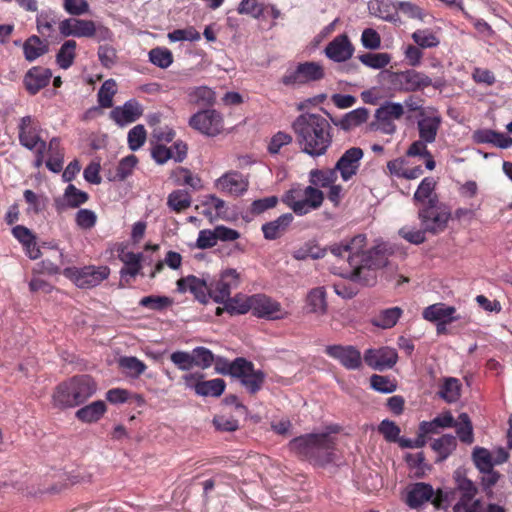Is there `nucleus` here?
<instances>
[{
	"instance_id": "e433bc0d",
	"label": "nucleus",
	"mask_w": 512,
	"mask_h": 512,
	"mask_svg": "<svg viewBox=\"0 0 512 512\" xmlns=\"http://www.w3.org/2000/svg\"><path fill=\"white\" fill-rule=\"evenodd\" d=\"M456 437L451 434H444L431 443V448L438 454L437 461H443L456 449Z\"/></svg>"
},
{
	"instance_id": "680f3d73",
	"label": "nucleus",
	"mask_w": 512,
	"mask_h": 512,
	"mask_svg": "<svg viewBox=\"0 0 512 512\" xmlns=\"http://www.w3.org/2000/svg\"><path fill=\"white\" fill-rule=\"evenodd\" d=\"M119 365L132 377H139L147 368L144 362L133 356L120 358Z\"/></svg>"
},
{
	"instance_id": "0eeeda50",
	"label": "nucleus",
	"mask_w": 512,
	"mask_h": 512,
	"mask_svg": "<svg viewBox=\"0 0 512 512\" xmlns=\"http://www.w3.org/2000/svg\"><path fill=\"white\" fill-rule=\"evenodd\" d=\"M386 73L391 88L397 91L416 92L431 84L429 76L414 69L399 72L386 71Z\"/></svg>"
},
{
	"instance_id": "39448f33",
	"label": "nucleus",
	"mask_w": 512,
	"mask_h": 512,
	"mask_svg": "<svg viewBox=\"0 0 512 512\" xmlns=\"http://www.w3.org/2000/svg\"><path fill=\"white\" fill-rule=\"evenodd\" d=\"M325 77L323 66L318 62L307 61L289 68L281 78V83L287 87L302 86L316 82Z\"/></svg>"
},
{
	"instance_id": "49530a36",
	"label": "nucleus",
	"mask_w": 512,
	"mask_h": 512,
	"mask_svg": "<svg viewBox=\"0 0 512 512\" xmlns=\"http://www.w3.org/2000/svg\"><path fill=\"white\" fill-rule=\"evenodd\" d=\"M354 269L350 272L348 278L363 286H372L376 282V276L368 270L367 267H363L362 263L357 259L355 265L352 266Z\"/></svg>"
},
{
	"instance_id": "ea45409f",
	"label": "nucleus",
	"mask_w": 512,
	"mask_h": 512,
	"mask_svg": "<svg viewBox=\"0 0 512 512\" xmlns=\"http://www.w3.org/2000/svg\"><path fill=\"white\" fill-rule=\"evenodd\" d=\"M174 181L179 186H189L194 190H199L202 188L201 178L197 175H194L188 168L185 167H177L172 171L171 174Z\"/></svg>"
},
{
	"instance_id": "bb28decb",
	"label": "nucleus",
	"mask_w": 512,
	"mask_h": 512,
	"mask_svg": "<svg viewBox=\"0 0 512 512\" xmlns=\"http://www.w3.org/2000/svg\"><path fill=\"white\" fill-rule=\"evenodd\" d=\"M442 123V118L439 114L433 116H423L417 122L419 138L433 143L436 140L438 130Z\"/></svg>"
},
{
	"instance_id": "f257e3e1",
	"label": "nucleus",
	"mask_w": 512,
	"mask_h": 512,
	"mask_svg": "<svg viewBox=\"0 0 512 512\" xmlns=\"http://www.w3.org/2000/svg\"><path fill=\"white\" fill-rule=\"evenodd\" d=\"M292 128L301 151L313 158L325 155L332 145L330 122L320 114H300Z\"/></svg>"
},
{
	"instance_id": "ddd939ff",
	"label": "nucleus",
	"mask_w": 512,
	"mask_h": 512,
	"mask_svg": "<svg viewBox=\"0 0 512 512\" xmlns=\"http://www.w3.org/2000/svg\"><path fill=\"white\" fill-rule=\"evenodd\" d=\"M325 353L340 362L347 370H358L362 367L360 351L353 345H328Z\"/></svg>"
},
{
	"instance_id": "423d86ee",
	"label": "nucleus",
	"mask_w": 512,
	"mask_h": 512,
	"mask_svg": "<svg viewBox=\"0 0 512 512\" xmlns=\"http://www.w3.org/2000/svg\"><path fill=\"white\" fill-rule=\"evenodd\" d=\"M109 274L110 269L107 266L67 267L63 270V275L81 289H90L99 285L108 278Z\"/></svg>"
},
{
	"instance_id": "774afa93",
	"label": "nucleus",
	"mask_w": 512,
	"mask_h": 512,
	"mask_svg": "<svg viewBox=\"0 0 512 512\" xmlns=\"http://www.w3.org/2000/svg\"><path fill=\"white\" fill-rule=\"evenodd\" d=\"M145 141L146 130L143 125H136L128 132V146L130 150H138L141 146H143Z\"/></svg>"
},
{
	"instance_id": "3c124183",
	"label": "nucleus",
	"mask_w": 512,
	"mask_h": 512,
	"mask_svg": "<svg viewBox=\"0 0 512 512\" xmlns=\"http://www.w3.org/2000/svg\"><path fill=\"white\" fill-rule=\"evenodd\" d=\"M149 61L162 69L168 68L173 63L172 52L165 47H155L149 51Z\"/></svg>"
},
{
	"instance_id": "6e6d98bb",
	"label": "nucleus",
	"mask_w": 512,
	"mask_h": 512,
	"mask_svg": "<svg viewBox=\"0 0 512 512\" xmlns=\"http://www.w3.org/2000/svg\"><path fill=\"white\" fill-rule=\"evenodd\" d=\"M456 495L457 492L455 488H438L436 491H434V498L432 503L437 508L448 509L452 502L456 499Z\"/></svg>"
},
{
	"instance_id": "4c0bfd02",
	"label": "nucleus",
	"mask_w": 512,
	"mask_h": 512,
	"mask_svg": "<svg viewBox=\"0 0 512 512\" xmlns=\"http://www.w3.org/2000/svg\"><path fill=\"white\" fill-rule=\"evenodd\" d=\"M338 175L334 168L313 169L309 173V180L315 187L326 188L337 181Z\"/></svg>"
},
{
	"instance_id": "c9c22d12",
	"label": "nucleus",
	"mask_w": 512,
	"mask_h": 512,
	"mask_svg": "<svg viewBox=\"0 0 512 512\" xmlns=\"http://www.w3.org/2000/svg\"><path fill=\"white\" fill-rule=\"evenodd\" d=\"M402 314L403 310L400 307L387 308L379 312L372 320V324L382 329H389L397 324Z\"/></svg>"
},
{
	"instance_id": "13d9d810",
	"label": "nucleus",
	"mask_w": 512,
	"mask_h": 512,
	"mask_svg": "<svg viewBox=\"0 0 512 512\" xmlns=\"http://www.w3.org/2000/svg\"><path fill=\"white\" fill-rule=\"evenodd\" d=\"M412 39L419 48H434L440 44L439 39L429 29H418L412 34Z\"/></svg>"
},
{
	"instance_id": "4d7b16f0",
	"label": "nucleus",
	"mask_w": 512,
	"mask_h": 512,
	"mask_svg": "<svg viewBox=\"0 0 512 512\" xmlns=\"http://www.w3.org/2000/svg\"><path fill=\"white\" fill-rule=\"evenodd\" d=\"M327 248H320L313 244H305L293 251L292 256L296 260L320 259L326 255Z\"/></svg>"
},
{
	"instance_id": "a18cd8bd",
	"label": "nucleus",
	"mask_w": 512,
	"mask_h": 512,
	"mask_svg": "<svg viewBox=\"0 0 512 512\" xmlns=\"http://www.w3.org/2000/svg\"><path fill=\"white\" fill-rule=\"evenodd\" d=\"M167 205L171 210L177 213L182 212L190 207L191 195L186 190H175L169 194Z\"/></svg>"
},
{
	"instance_id": "de8ad7c7",
	"label": "nucleus",
	"mask_w": 512,
	"mask_h": 512,
	"mask_svg": "<svg viewBox=\"0 0 512 512\" xmlns=\"http://www.w3.org/2000/svg\"><path fill=\"white\" fill-rule=\"evenodd\" d=\"M190 287L189 291L194 295L201 303H207L210 298V282L208 283L205 279H200L195 275H189Z\"/></svg>"
},
{
	"instance_id": "603ef678",
	"label": "nucleus",
	"mask_w": 512,
	"mask_h": 512,
	"mask_svg": "<svg viewBox=\"0 0 512 512\" xmlns=\"http://www.w3.org/2000/svg\"><path fill=\"white\" fill-rule=\"evenodd\" d=\"M138 163V158L131 154L120 160L113 177H109L110 181H123L133 172L134 167Z\"/></svg>"
},
{
	"instance_id": "5fc2aeb1",
	"label": "nucleus",
	"mask_w": 512,
	"mask_h": 512,
	"mask_svg": "<svg viewBox=\"0 0 512 512\" xmlns=\"http://www.w3.org/2000/svg\"><path fill=\"white\" fill-rule=\"evenodd\" d=\"M116 94V82L113 79L106 80L98 90V104L102 108H110L113 105V96Z\"/></svg>"
},
{
	"instance_id": "6e6552de",
	"label": "nucleus",
	"mask_w": 512,
	"mask_h": 512,
	"mask_svg": "<svg viewBox=\"0 0 512 512\" xmlns=\"http://www.w3.org/2000/svg\"><path fill=\"white\" fill-rule=\"evenodd\" d=\"M188 124L192 129L209 137L219 135L224 129L223 117L215 109H204L194 113Z\"/></svg>"
},
{
	"instance_id": "a211bd4d",
	"label": "nucleus",
	"mask_w": 512,
	"mask_h": 512,
	"mask_svg": "<svg viewBox=\"0 0 512 512\" xmlns=\"http://www.w3.org/2000/svg\"><path fill=\"white\" fill-rule=\"evenodd\" d=\"M366 245V236L358 234L348 241H342L339 244L331 245L328 249L337 258H344L347 255V261L350 266L355 265L359 257V252Z\"/></svg>"
},
{
	"instance_id": "79ce46f5",
	"label": "nucleus",
	"mask_w": 512,
	"mask_h": 512,
	"mask_svg": "<svg viewBox=\"0 0 512 512\" xmlns=\"http://www.w3.org/2000/svg\"><path fill=\"white\" fill-rule=\"evenodd\" d=\"M461 383L457 378H445L443 385L438 391L440 398L448 403H453L459 400L461 394Z\"/></svg>"
},
{
	"instance_id": "7c9ffc66",
	"label": "nucleus",
	"mask_w": 512,
	"mask_h": 512,
	"mask_svg": "<svg viewBox=\"0 0 512 512\" xmlns=\"http://www.w3.org/2000/svg\"><path fill=\"white\" fill-rule=\"evenodd\" d=\"M218 186L231 194L241 195L248 187V184L243 181L241 174L238 172H230L224 174L217 180Z\"/></svg>"
},
{
	"instance_id": "4468645a",
	"label": "nucleus",
	"mask_w": 512,
	"mask_h": 512,
	"mask_svg": "<svg viewBox=\"0 0 512 512\" xmlns=\"http://www.w3.org/2000/svg\"><path fill=\"white\" fill-rule=\"evenodd\" d=\"M364 362L372 369L384 371L391 369L398 361L396 349L384 346L378 349H367L364 353Z\"/></svg>"
},
{
	"instance_id": "37998d69",
	"label": "nucleus",
	"mask_w": 512,
	"mask_h": 512,
	"mask_svg": "<svg viewBox=\"0 0 512 512\" xmlns=\"http://www.w3.org/2000/svg\"><path fill=\"white\" fill-rule=\"evenodd\" d=\"M76 41L67 40L60 47L56 54V63L62 69H68L72 66L76 57Z\"/></svg>"
},
{
	"instance_id": "72a5a7b5",
	"label": "nucleus",
	"mask_w": 512,
	"mask_h": 512,
	"mask_svg": "<svg viewBox=\"0 0 512 512\" xmlns=\"http://www.w3.org/2000/svg\"><path fill=\"white\" fill-rule=\"evenodd\" d=\"M215 371L221 375H230L231 377L242 375L241 368L245 362L244 357H237L233 361H229L225 357L217 356L214 359Z\"/></svg>"
},
{
	"instance_id": "cd10ccee",
	"label": "nucleus",
	"mask_w": 512,
	"mask_h": 512,
	"mask_svg": "<svg viewBox=\"0 0 512 512\" xmlns=\"http://www.w3.org/2000/svg\"><path fill=\"white\" fill-rule=\"evenodd\" d=\"M48 52L49 43L37 35H31L23 43L24 57L28 62H33Z\"/></svg>"
},
{
	"instance_id": "aec40b11",
	"label": "nucleus",
	"mask_w": 512,
	"mask_h": 512,
	"mask_svg": "<svg viewBox=\"0 0 512 512\" xmlns=\"http://www.w3.org/2000/svg\"><path fill=\"white\" fill-rule=\"evenodd\" d=\"M323 112L329 117L330 122L339 127L341 130L348 132L365 123L369 118V110L365 107H360L346 113L343 117L338 118L332 116L328 111L322 109Z\"/></svg>"
},
{
	"instance_id": "bf43d9fd",
	"label": "nucleus",
	"mask_w": 512,
	"mask_h": 512,
	"mask_svg": "<svg viewBox=\"0 0 512 512\" xmlns=\"http://www.w3.org/2000/svg\"><path fill=\"white\" fill-rule=\"evenodd\" d=\"M193 366L201 369L209 368L214 362L215 356L211 350L206 347L198 346L192 350Z\"/></svg>"
},
{
	"instance_id": "5701e85b",
	"label": "nucleus",
	"mask_w": 512,
	"mask_h": 512,
	"mask_svg": "<svg viewBox=\"0 0 512 512\" xmlns=\"http://www.w3.org/2000/svg\"><path fill=\"white\" fill-rule=\"evenodd\" d=\"M245 364L242 365V375L234 378L240 379L241 384L250 394L257 393L263 386L266 375L262 370H255L254 364L245 358Z\"/></svg>"
},
{
	"instance_id": "a878e982",
	"label": "nucleus",
	"mask_w": 512,
	"mask_h": 512,
	"mask_svg": "<svg viewBox=\"0 0 512 512\" xmlns=\"http://www.w3.org/2000/svg\"><path fill=\"white\" fill-rule=\"evenodd\" d=\"M434 497L432 485L424 482L415 483L407 494L406 503L410 508L417 509Z\"/></svg>"
},
{
	"instance_id": "f03ea898",
	"label": "nucleus",
	"mask_w": 512,
	"mask_h": 512,
	"mask_svg": "<svg viewBox=\"0 0 512 512\" xmlns=\"http://www.w3.org/2000/svg\"><path fill=\"white\" fill-rule=\"evenodd\" d=\"M289 449L314 466L326 467L337 460L336 443L328 433H310L293 438Z\"/></svg>"
},
{
	"instance_id": "1a4fd4ad",
	"label": "nucleus",
	"mask_w": 512,
	"mask_h": 512,
	"mask_svg": "<svg viewBox=\"0 0 512 512\" xmlns=\"http://www.w3.org/2000/svg\"><path fill=\"white\" fill-rule=\"evenodd\" d=\"M204 374L200 372L185 374L183 376L186 387L194 389L195 393L203 397H219L225 391L226 383L221 378L203 380Z\"/></svg>"
},
{
	"instance_id": "c85d7f7f",
	"label": "nucleus",
	"mask_w": 512,
	"mask_h": 512,
	"mask_svg": "<svg viewBox=\"0 0 512 512\" xmlns=\"http://www.w3.org/2000/svg\"><path fill=\"white\" fill-rule=\"evenodd\" d=\"M456 309L453 306H447L444 303H436L426 307L423 311V318L431 322L455 321L454 317Z\"/></svg>"
},
{
	"instance_id": "20e7f679",
	"label": "nucleus",
	"mask_w": 512,
	"mask_h": 512,
	"mask_svg": "<svg viewBox=\"0 0 512 512\" xmlns=\"http://www.w3.org/2000/svg\"><path fill=\"white\" fill-rule=\"evenodd\" d=\"M418 219L426 232L437 235L447 228L451 212L439 199H432L419 208Z\"/></svg>"
},
{
	"instance_id": "69168bd1",
	"label": "nucleus",
	"mask_w": 512,
	"mask_h": 512,
	"mask_svg": "<svg viewBox=\"0 0 512 512\" xmlns=\"http://www.w3.org/2000/svg\"><path fill=\"white\" fill-rule=\"evenodd\" d=\"M371 387L381 393H393L397 389V384L387 376L373 374L370 377Z\"/></svg>"
},
{
	"instance_id": "393cba45",
	"label": "nucleus",
	"mask_w": 512,
	"mask_h": 512,
	"mask_svg": "<svg viewBox=\"0 0 512 512\" xmlns=\"http://www.w3.org/2000/svg\"><path fill=\"white\" fill-rule=\"evenodd\" d=\"M294 217L292 213H285L277 219L266 222L262 225L264 238L267 240H276L280 238L291 225Z\"/></svg>"
},
{
	"instance_id": "0e129e2a",
	"label": "nucleus",
	"mask_w": 512,
	"mask_h": 512,
	"mask_svg": "<svg viewBox=\"0 0 512 512\" xmlns=\"http://www.w3.org/2000/svg\"><path fill=\"white\" fill-rule=\"evenodd\" d=\"M64 197L67 205L71 208H77L84 204L89 196L86 192L77 189L73 184H69L65 189Z\"/></svg>"
},
{
	"instance_id": "f3484780",
	"label": "nucleus",
	"mask_w": 512,
	"mask_h": 512,
	"mask_svg": "<svg viewBox=\"0 0 512 512\" xmlns=\"http://www.w3.org/2000/svg\"><path fill=\"white\" fill-rule=\"evenodd\" d=\"M391 249L385 243H380L367 251L359 252L358 260L368 270H378L389 264L388 257L392 255Z\"/></svg>"
},
{
	"instance_id": "7ed1b4c3",
	"label": "nucleus",
	"mask_w": 512,
	"mask_h": 512,
	"mask_svg": "<svg viewBox=\"0 0 512 512\" xmlns=\"http://www.w3.org/2000/svg\"><path fill=\"white\" fill-rule=\"evenodd\" d=\"M96 390L97 385L91 376H74L56 387L53 394L54 404L60 408L79 406L93 396Z\"/></svg>"
},
{
	"instance_id": "4be33fe9",
	"label": "nucleus",
	"mask_w": 512,
	"mask_h": 512,
	"mask_svg": "<svg viewBox=\"0 0 512 512\" xmlns=\"http://www.w3.org/2000/svg\"><path fill=\"white\" fill-rule=\"evenodd\" d=\"M354 47L347 35L335 37L325 48L326 56L335 62H344L353 55Z\"/></svg>"
},
{
	"instance_id": "9d476101",
	"label": "nucleus",
	"mask_w": 512,
	"mask_h": 512,
	"mask_svg": "<svg viewBox=\"0 0 512 512\" xmlns=\"http://www.w3.org/2000/svg\"><path fill=\"white\" fill-rule=\"evenodd\" d=\"M244 311H252L258 318L277 320L283 318L279 313L282 311L281 304L265 294L250 296V305L243 307Z\"/></svg>"
},
{
	"instance_id": "864d4df0",
	"label": "nucleus",
	"mask_w": 512,
	"mask_h": 512,
	"mask_svg": "<svg viewBox=\"0 0 512 512\" xmlns=\"http://www.w3.org/2000/svg\"><path fill=\"white\" fill-rule=\"evenodd\" d=\"M472 461L479 472L488 471L494 467V461L491 453L483 447L476 446L473 449Z\"/></svg>"
},
{
	"instance_id": "f8f14e48",
	"label": "nucleus",
	"mask_w": 512,
	"mask_h": 512,
	"mask_svg": "<svg viewBox=\"0 0 512 512\" xmlns=\"http://www.w3.org/2000/svg\"><path fill=\"white\" fill-rule=\"evenodd\" d=\"M239 284V274L235 269H226L220 274L218 280L210 282V298L216 303H222L231 294V289Z\"/></svg>"
},
{
	"instance_id": "58836bf2",
	"label": "nucleus",
	"mask_w": 512,
	"mask_h": 512,
	"mask_svg": "<svg viewBox=\"0 0 512 512\" xmlns=\"http://www.w3.org/2000/svg\"><path fill=\"white\" fill-rule=\"evenodd\" d=\"M310 313L325 314L327 311L326 292L323 287L313 288L306 297Z\"/></svg>"
},
{
	"instance_id": "9b49d317",
	"label": "nucleus",
	"mask_w": 512,
	"mask_h": 512,
	"mask_svg": "<svg viewBox=\"0 0 512 512\" xmlns=\"http://www.w3.org/2000/svg\"><path fill=\"white\" fill-rule=\"evenodd\" d=\"M41 127L39 122L30 115L20 119L18 124L19 143L26 149L33 151L41 143H46L41 138Z\"/></svg>"
},
{
	"instance_id": "338daca9",
	"label": "nucleus",
	"mask_w": 512,
	"mask_h": 512,
	"mask_svg": "<svg viewBox=\"0 0 512 512\" xmlns=\"http://www.w3.org/2000/svg\"><path fill=\"white\" fill-rule=\"evenodd\" d=\"M403 114L404 108L401 103L386 102L376 110L375 117H380V115H382L389 119H400Z\"/></svg>"
},
{
	"instance_id": "412c9836",
	"label": "nucleus",
	"mask_w": 512,
	"mask_h": 512,
	"mask_svg": "<svg viewBox=\"0 0 512 512\" xmlns=\"http://www.w3.org/2000/svg\"><path fill=\"white\" fill-rule=\"evenodd\" d=\"M143 113L136 100H129L123 106H117L110 112V118L120 127L138 120Z\"/></svg>"
},
{
	"instance_id": "2f4dec72",
	"label": "nucleus",
	"mask_w": 512,
	"mask_h": 512,
	"mask_svg": "<svg viewBox=\"0 0 512 512\" xmlns=\"http://www.w3.org/2000/svg\"><path fill=\"white\" fill-rule=\"evenodd\" d=\"M437 182L433 177H425L419 184L417 190L413 195V202L415 205L424 206L427 201L432 199H439L435 193Z\"/></svg>"
},
{
	"instance_id": "dca6fc26",
	"label": "nucleus",
	"mask_w": 512,
	"mask_h": 512,
	"mask_svg": "<svg viewBox=\"0 0 512 512\" xmlns=\"http://www.w3.org/2000/svg\"><path fill=\"white\" fill-rule=\"evenodd\" d=\"M363 155L364 152L360 147H351L338 159L334 169L340 173L343 181H349L357 174Z\"/></svg>"
},
{
	"instance_id": "8fccbe9b",
	"label": "nucleus",
	"mask_w": 512,
	"mask_h": 512,
	"mask_svg": "<svg viewBox=\"0 0 512 512\" xmlns=\"http://www.w3.org/2000/svg\"><path fill=\"white\" fill-rule=\"evenodd\" d=\"M221 304H224V309L230 315L246 314L248 311H244L243 307L250 305V296H245L239 293L236 294L234 297L229 296Z\"/></svg>"
},
{
	"instance_id": "052dcab7",
	"label": "nucleus",
	"mask_w": 512,
	"mask_h": 512,
	"mask_svg": "<svg viewBox=\"0 0 512 512\" xmlns=\"http://www.w3.org/2000/svg\"><path fill=\"white\" fill-rule=\"evenodd\" d=\"M173 303L172 299L167 296L149 295L143 297L139 305L154 311H162Z\"/></svg>"
},
{
	"instance_id": "e2e57ef3",
	"label": "nucleus",
	"mask_w": 512,
	"mask_h": 512,
	"mask_svg": "<svg viewBox=\"0 0 512 512\" xmlns=\"http://www.w3.org/2000/svg\"><path fill=\"white\" fill-rule=\"evenodd\" d=\"M378 432L383 435L384 439L387 442H391V443L397 442L399 444V441L401 438V437H399V434H400L401 430L395 422H393L389 419L382 420L378 426Z\"/></svg>"
},
{
	"instance_id": "2eb2a0df",
	"label": "nucleus",
	"mask_w": 512,
	"mask_h": 512,
	"mask_svg": "<svg viewBox=\"0 0 512 512\" xmlns=\"http://www.w3.org/2000/svg\"><path fill=\"white\" fill-rule=\"evenodd\" d=\"M453 480L456 492L461 494L459 501L453 506V512H463L465 511L464 502H471L477 495L478 488L472 480L467 478L466 470L461 467L453 472Z\"/></svg>"
},
{
	"instance_id": "f704fd0d",
	"label": "nucleus",
	"mask_w": 512,
	"mask_h": 512,
	"mask_svg": "<svg viewBox=\"0 0 512 512\" xmlns=\"http://www.w3.org/2000/svg\"><path fill=\"white\" fill-rule=\"evenodd\" d=\"M119 258L124 263V267H122L120 270L121 279H124L127 275L135 277L137 274H139L140 270L142 269L141 253H134L130 251L124 252L122 249Z\"/></svg>"
},
{
	"instance_id": "c03bdc74",
	"label": "nucleus",
	"mask_w": 512,
	"mask_h": 512,
	"mask_svg": "<svg viewBox=\"0 0 512 512\" xmlns=\"http://www.w3.org/2000/svg\"><path fill=\"white\" fill-rule=\"evenodd\" d=\"M454 427H456V433L461 442L466 444L473 443V426L467 413L463 412L458 416V421H455Z\"/></svg>"
},
{
	"instance_id": "09e8293b",
	"label": "nucleus",
	"mask_w": 512,
	"mask_h": 512,
	"mask_svg": "<svg viewBox=\"0 0 512 512\" xmlns=\"http://www.w3.org/2000/svg\"><path fill=\"white\" fill-rule=\"evenodd\" d=\"M359 61L372 69L385 68L391 61L390 54L386 52L382 53H364L358 56Z\"/></svg>"
},
{
	"instance_id": "c756f323",
	"label": "nucleus",
	"mask_w": 512,
	"mask_h": 512,
	"mask_svg": "<svg viewBox=\"0 0 512 512\" xmlns=\"http://www.w3.org/2000/svg\"><path fill=\"white\" fill-rule=\"evenodd\" d=\"M368 10L371 15L386 21L392 22L398 18L396 4L390 0H371L368 3Z\"/></svg>"
},
{
	"instance_id": "b1692460",
	"label": "nucleus",
	"mask_w": 512,
	"mask_h": 512,
	"mask_svg": "<svg viewBox=\"0 0 512 512\" xmlns=\"http://www.w3.org/2000/svg\"><path fill=\"white\" fill-rule=\"evenodd\" d=\"M60 33L65 36L93 37V21L77 18L65 19L59 24Z\"/></svg>"
},
{
	"instance_id": "a19ab883",
	"label": "nucleus",
	"mask_w": 512,
	"mask_h": 512,
	"mask_svg": "<svg viewBox=\"0 0 512 512\" xmlns=\"http://www.w3.org/2000/svg\"><path fill=\"white\" fill-rule=\"evenodd\" d=\"M190 101L198 106L211 107L216 102L215 92L207 86H199L189 92Z\"/></svg>"
},
{
	"instance_id": "6ab92c4d",
	"label": "nucleus",
	"mask_w": 512,
	"mask_h": 512,
	"mask_svg": "<svg viewBox=\"0 0 512 512\" xmlns=\"http://www.w3.org/2000/svg\"><path fill=\"white\" fill-rule=\"evenodd\" d=\"M52 78L49 68L33 66L24 75L23 84L30 95H36L41 89L48 86Z\"/></svg>"
},
{
	"instance_id": "473e14b6",
	"label": "nucleus",
	"mask_w": 512,
	"mask_h": 512,
	"mask_svg": "<svg viewBox=\"0 0 512 512\" xmlns=\"http://www.w3.org/2000/svg\"><path fill=\"white\" fill-rule=\"evenodd\" d=\"M106 409L107 407L105 402L97 400L77 410L75 415L77 419L82 422L93 423L101 419L106 412Z\"/></svg>"
}]
</instances>
